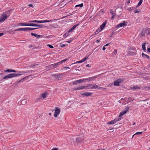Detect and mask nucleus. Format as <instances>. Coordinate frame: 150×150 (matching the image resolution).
Listing matches in <instances>:
<instances>
[{
	"mask_svg": "<svg viewBox=\"0 0 150 150\" xmlns=\"http://www.w3.org/2000/svg\"><path fill=\"white\" fill-rule=\"evenodd\" d=\"M11 10L3 12L0 17V23H2L5 21L10 15Z\"/></svg>",
	"mask_w": 150,
	"mask_h": 150,
	"instance_id": "obj_1",
	"label": "nucleus"
},
{
	"mask_svg": "<svg viewBox=\"0 0 150 150\" xmlns=\"http://www.w3.org/2000/svg\"><path fill=\"white\" fill-rule=\"evenodd\" d=\"M18 72L20 74H11L5 76L3 77V79H8L17 76H21L23 74L27 73L28 72H25L24 71H18Z\"/></svg>",
	"mask_w": 150,
	"mask_h": 150,
	"instance_id": "obj_2",
	"label": "nucleus"
},
{
	"mask_svg": "<svg viewBox=\"0 0 150 150\" xmlns=\"http://www.w3.org/2000/svg\"><path fill=\"white\" fill-rule=\"evenodd\" d=\"M97 88H98L99 89H102L103 88H98V86L95 83H93L91 84H88L86 86H85V88L88 89H96Z\"/></svg>",
	"mask_w": 150,
	"mask_h": 150,
	"instance_id": "obj_3",
	"label": "nucleus"
},
{
	"mask_svg": "<svg viewBox=\"0 0 150 150\" xmlns=\"http://www.w3.org/2000/svg\"><path fill=\"white\" fill-rule=\"evenodd\" d=\"M18 26H38L40 27L41 26L37 24L30 23H19L18 24Z\"/></svg>",
	"mask_w": 150,
	"mask_h": 150,
	"instance_id": "obj_4",
	"label": "nucleus"
},
{
	"mask_svg": "<svg viewBox=\"0 0 150 150\" xmlns=\"http://www.w3.org/2000/svg\"><path fill=\"white\" fill-rule=\"evenodd\" d=\"M54 111L55 112L54 114V117H57V116L59 114L60 112V109L59 108L56 107L55 108Z\"/></svg>",
	"mask_w": 150,
	"mask_h": 150,
	"instance_id": "obj_5",
	"label": "nucleus"
},
{
	"mask_svg": "<svg viewBox=\"0 0 150 150\" xmlns=\"http://www.w3.org/2000/svg\"><path fill=\"white\" fill-rule=\"evenodd\" d=\"M121 120V118H115L114 120H112L108 123L109 125H112L115 123L117 122H118Z\"/></svg>",
	"mask_w": 150,
	"mask_h": 150,
	"instance_id": "obj_6",
	"label": "nucleus"
},
{
	"mask_svg": "<svg viewBox=\"0 0 150 150\" xmlns=\"http://www.w3.org/2000/svg\"><path fill=\"white\" fill-rule=\"evenodd\" d=\"M81 94V95L85 96H91L92 94V93L90 92H86V93H80Z\"/></svg>",
	"mask_w": 150,
	"mask_h": 150,
	"instance_id": "obj_7",
	"label": "nucleus"
},
{
	"mask_svg": "<svg viewBox=\"0 0 150 150\" xmlns=\"http://www.w3.org/2000/svg\"><path fill=\"white\" fill-rule=\"evenodd\" d=\"M60 64L59 63V62H58L52 64L51 65H50L47 66V67H51V66H52L54 68H56Z\"/></svg>",
	"mask_w": 150,
	"mask_h": 150,
	"instance_id": "obj_8",
	"label": "nucleus"
},
{
	"mask_svg": "<svg viewBox=\"0 0 150 150\" xmlns=\"http://www.w3.org/2000/svg\"><path fill=\"white\" fill-rule=\"evenodd\" d=\"M122 80L120 79H118L115 81L114 83V85L115 86H119V83L121 82Z\"/></svg>",
	"mask_w": 150,
	"mask_h": 150,
	"instance_id": "obj_9",
	"label": "nucleus"
},
{
	"mask_svg": "<svg viewBox=\"0 0 150 150\" xmlns=\"http://www.w3.org/2000/svg\"><path fill=\"white\" fill-rule=\"evenodd\" d=\"M126 25V21H124L122 23H120L119 24H118L117 27L118 28H119L120 27H122L125 26Z\"/></svg>",
	"mask_w": 150,
	"mask_h": 150,
	"instance_id": "obj_10",
	"label": "nucleus"
},
{
	"mask_svg": "<svg viewBox=\"0 0 150 150\" xmlns=\"http://www.w3.org/2000/svg\"><path fill=\"white\" fill-rule=\"evenodd\" d=\"M98 77V76L96 75L94 76L87 78L88 81H94L95 79Z\"/></svg>",
	"mask_w": 150,
	"mask_h": 150,
	"instance_id": "obj_11",
	"label": "nucleus"
},
{
	"mask_svg": "<svg viewBox=\"0 0 150 150\" xmlns=\"http://www.w3.org/2000/svg\"><path fill=\"white\" fill-rule=\"evenodd\" d=\"M88 58V57L86 56L85 57L83 58V59L81 60L80 61H78L77 62L75 63V64H77V63H82L83 62H84L85 61L86 59H87Z\"/></svg>",
	"mask_w": 150,
	"mask_h": 150,
	"instance_id": "obj_12",
	"label": "nucleus"
},
{
	"mask_svg": "<svg viewBox=\"0 0 150 150\" xmlns=\"http://www.w3.org/2000/svg\"><path fill=\"white\" fill-rule=\"evenodd\" d=\"M32 76V75H29L28 76H26L25 77L22 78L20 80H19L18 81V83H20L21 82H23L24 81L27 79L28 78V77L29 76Z\"/></svg>",
	"mask_w": 150,
	"mask_h": 150,
	"instance_id": "obj_13",
	"label": "nucleus"
},
{
	"mask_svg": "<svg viewBox=\"0 0 150 150\" xmlns=\"http://www.w3.org/2000/svg\"><path fill=\"white\" fill-rule=\"evenodd\" d=\"M110 13L112 16L111 18V19H113L115 17L116 15L115 12L114 11L111 10L110 11Z\"/></svg>",
	"mask_w": 150,
	"mask_h": 150,
	"instance_id": "obj_14",
	"label": "nucleus"
},
{
	"mask_svg": "<svg viewBox=\"0 0 150 150\" xmlns=\"http://www.w3.org/2000/svg\"><path fill=\"white\" fill-rule=\"evenodd\" d=\"M31 34L32 35L36 37L37 38H42V35H37L35 33H31Z\"/></svg>",
	"mask_w": 150,
	"mask_h": 150,
	"instance_id": "obj_15",
	"label": "nucleus"
},
{
	"mask_svg": "<svg viewBox=\"0 0 150 150\" xmlns=\"http://www.w3.org/2000/svg\"><path fill=\"white\" fill-rule=\"evenodd\" d=\"M84 88H85V86H80L75 88H74V90H79Z\"/></svg>",
	"mask_w": 150,
	"mask_h": 150,
	"instance_id": "obj_16",
	"label": "nucleus"
},
{
	"mask_svg": "<svg viewBox=\"0 0 150 150\" xmlns=\"http://www.w3.org/2000/svg\"><path fill=\"white\" fill-rule=\"evenodd\" d=\"M78 25V24H76V25L73 26L68 31V33H70V32L72 31L73 30H74L77 27V26Z\"/></svg>",
	"mask_w": 150,
	"mask_h": 150,
	"instance_id": "obj_17",
	"label": "nucleus"
},
{
	"mask_svg": "<svg viewBox=\"0 0 150 150\" xmlns=\"http://www.w3.org/2000/svg\"><path fill=\"white\" fill-rule=\"evenodd\" d=\"M62 75V74H52V76H54L56 79H59L60 78V76Z\"/></svg>",
	"mask_w": 150,
	"mask_h": 150,
	"instance_id": "obj_18",
	"label": "nucleus"
},
{
	"mask_svg": "<svg viewBox=\"0 0 150 150\" xmlns=\"http://www.w3.org/2000/svg\"><path fill=\"white\" fill-rule=\"evenodd\" d=\"M38 28H25V31H28L31 30H33L37 29Z\"/></svg>",
	"mask_w": 150,
	"mask_h": 150,
	"instance_id": "obj_19",
	"label": "nucleus"
},
{
	"mask_svg": "<svg viewBox=\"0 0 150 150\" xmlns=\"http://www.w3.org/2000/svg\"><path fill=\"white\" fill-rule=\"evenodd\" d=\"M47 92H44L43 93H42L41 96V97L43 98H45L47 97Z\"/></svg>",
	"mask_w": 150,
	"mask_h": 150,
	"instance_id": "obj_20",
	"label": "nucleus"
},
{
	"mask_svg": "<svg viewBox=\"0 0 150 150\" xmlns=\"http://www.w3.org/2000/svg\"><path fill=\"white\" fill-rule=\"evenodd\" d=\"M128 110H125L122 112H121L119 115V117H120L123 116L126 113Z\"/></svg>",
	"mask_w": 150,
	"mask_h": 150,
	"instance_id": "obj_21",
	"label": "nucleus"
},
{
	"mask_svg": "<svg viewBox=\"0 0 150 150\" xmlns=\"http://www.w3.org/2000/svg\"><path fill=\"white\" fill-rule=\"evenodd\" d=\"M142 55L144 58H147L148 59H149L150 58V57L149 56L144 54V53H142Z\"/></svg>",
	"mask_w": 150,
	"mask_h": 150,
	"instance_id": "obj_22",
	"label": "nucleus"
},
{
	"mask_svg": "<svg viewBox=\"0 0 150 150\" xmlns=\"http://www.w3.org/2000/svg\"><path fill=\"white\" fill-rule=\"evenodd\" d=\"M5 72H16L17 71L14 70L8 69L5 70Z\"/></svg>",
	"mask_w": 150,
	"mask_h": 150,
	"instance_id": "obj_23",
	"label": "nucleus"
},
{
	"mask_svg": "<svg viewBox=\"0 0 150 150\" xmlns=\"http://www.w3.org/2000/svg\"><path fill=\"white\" fill-rule=\"evenodd\" d=\"M69 59V58H68L67 59H63V60H62L61 61L59 62V63L60 64H61L63 62H65L66 61H67Z\"/></svg>",
	"mask_w": 150,
	"mask_h": 150,
	"instance_id": "obj_24",
	"label": "nucleus"
},
{
	"mask_svg": "<svg viewBox=\"0 0 150 150\" xmlns=\"http://www.w3.org/2000/svg\"><path fill=\"white\" fill-rule=\"evenodd\" d=\"M83 138H81L80 137H79L76 138V139L77 142H80L83 140Z\"/></svg>",
	"mask_w": 150,
	"mask_h": 150,
	"instance_id": "obj_25",
	"label": "nucleus"
},
{
	"mask_svg": "<svg viewBox=\"0 0 150 150\" xmlns=\"http://www.w3.org/2000/svg\"><path fill=\"white\" fill-rule=\"evenodd\" d=\"M106 25V23L104 22L102 25H101L100 26V28H101V30H102L104 27Z\"/></svg>",
	"mask_w": 150,
	"mask_h": 150,
	"instance_id": "obj_26",
	"label": "nucleus"
},
{
	"mask_svg": "<svg viewBox=\"0 0 150 150\" xmlns=\"http://www.w3.org/2000/svg\"><path fill=\"white\" fill-rule=\"evenodd\" d=\"M146 44V43H144L142 45V48L144 51L146 50V48L145 47Z\"/></svg>",
	"mask_w": 150,
	"mask_h": 150,
	"instance_id": "obj_27",
	"label": "nucleus"
},
{
	"mask_svg": "<svg viewBox=\"0 0 150 150\" xmlns=\"http://www.w3.org/2000/svg\"><path fill=\"white\" fill-rule=\"evenodd\" d=\"M20 30L25 31V28H19L15 30V31H18Z\"/></svg>",
	"mask_w": 150,
	"mask_h": 150,
	"instance_id": "obj_28",
	"label": "nucleus"
},
{
	"mask_svg": "<svg viewBox=\"0 0 150 150\" xmlns=\"http://www.w3.org/2000/svg\"><path fill=\"white\" fill-rule=\"evenodd\" d=\"M51 26L53 28H56L58 26V25L56 23H54L51 25Z\"/></svg>",
	"mask_w": 150,
	"mask_h": 150,
	"instance_id": "obj_29",
	"label": "nucleus"
},
{
	"mask_svg": "<svg viewBox=\"0 0 150 150\" xmlns=\"http://www.w3.org/2000/svg\"><path fill=\"white\" fill-rule=\"evenodd\" d=\"M135 9L134 7H131L128 8L127 10L129 11H131L132 10H134Z\"/></svg>",
	"mask_w": 150,
	"mask_h": 150,
	"instance_id": "obj_30",
	"label": "nucleus"
},
{
	"mask_svg": "<svg viewBox=\"0 0 150 150\" xmlns=\"http://www.w3.org/2000/svg\"><path fill=\"white\" fill-rule=\"evenodd\" d=\"M131 88L133 89H139L140 88L139 87H138L137 86H134L133 87Z\"/></svg>",
	"mask_w": 150,
	"mask_h": 150,
	"instance_id": "obj_31",
	"label": "nucleus"
},
{
	"mask_svg": "<svg viewBox=\"0 0 150 150\" xmlns=\"http://www.w3.org/2000/svg\"><path fill=\"white\" fill-rule=\"evenodd\" d=\"M143 0H140L138 4V5L136 6V8H137L138 6H140L142 4Z\"/></svg>",
	"mask_w": 150,
	"mask_h": 150,
	"instance_id": "obj_32",
	"label": "nucleus"
},
{
	"mask_svg": "<svg viewBox=\"0 0 150 150\" xmlns=\"http://www.w3.org/2000/svg\"><path fill=\"white\" fill-rule=\"evenodd\" d=\"M83 3H81L79 5H77L75 6V7H82L83 6Z\"/></svg>",
	"mask_w": 150,
	"mask_h": 150,
	"instance_id": "obj_33",
	"label": "nucleus"
},
{
	"mask_svg": "<svg viewBox=\"0 0 150 150\" xmlns=\"http://www.w3.org/2000/svg\"><path fill=\"white\" fill-rule=\"evenodd\" d=\"M134 10V13H137L140 12V10L136 9L135 8Z\"/></svg>",
	"mask_w": 150,
	"mask_h": 150,
	"instance_id": "obj_34",
	"label": "nucleus"
},
{
	"mask_svg": "<svg viewBox=\"0 0 150 150\" xmlns=\"http://www.w3.org/2000/svg\"><path fill=\"white\" fill-rule=\"evenodd\" d=\"M82 79V80L83 83L86 82L88 81L87 78Z\"/></svg>",
	"mask_w": 150,
	"mask_h": 150,
	"instance_id": "obj_35",
	"label": "nucleus"
},
{
	"mask_svg": "<svg viewBox=\"0 0 150 150\" xmlns=\"http://www.w3.org/2000/svg\"><path fill=\"white\" fill-rule=\"evenodd\" d=\"M69 33H68V32L67 33H65L64 35H63V37L65 38L66 37H67L69 35Z\"/></svg>",
	"mask_w": 150,
	"mask_h": 150,
	"instance_id": "obj_36",
	"label": "nucleus"
},
{
	"mask_svg": "<svg viewBox=\"0 0 150 150\" xmlns=\"http://www.w3.org/2000/svg\"><path fill=\"white\" fill-rule=\"evenodd\" d=\"M147 33L149 34H150V28H147L146 30Z\"/></svg>",
	"mask_w": 150,
	"mask_h": 150,
	"instance_id": "obj_37",
	"label": "nucleus"
},
{
	"mask_svg": "<svg viewBox=\"0 0 150 150\" xmlns=\"http://www.w3.org/2000/svg\"><path fill=\"white\" fill-rule=\"evenodd\" d=\"M142 132H137L135 134L133 135V137H134V136L135 135H137L139 134H142Z\"/></svg>",
	"mask_w": 150,
	"mask_h": 150,
	"instance_id": "obj_38",
	"label": "nucleus"
},
{
	"mask_svg": "<svg viewBox=\"0 0 150 150\" xmlns=\"http://www.w3.org/2000/svg\"><path fill=\"white\" fill-rule=\"evenodd\" d=\"M78 80L74 81L73 83V85H77L78 83Z\"/></svg>",
	"mask_w": 150,
	"mask_h": 150,
	"instance_id": "obj_39",
	"label": "nucleus"
},
{
	"mask_svg": "<svg viewBox=\"0 0 150 150\" xmlns=\"http://www.w3.org/2000/svg\"><path fill=\"white\" fill-rule=\"evenodd\" d=\"M30 22H35V23H39V21L37 20H33L30 21Z\"/></svg>",
	"mask_w": 150,
	"mask_h": 150,
	"instance_id": "obj_40",
	"label": "nucleus"
},
{
	"mask_svg": "<svg viewBox=\"0 0 150 150\" xmlns=\"http://www.w3.org/2000/svg\"><path fill=\"white\" fill-rule=\"evenodd\" d=\"M56 20L55 19H53L49 20V22H54L56 21Z\"/></svg>",
	"mask_w": 150,
	"mask_h": 150,
	"instance_id": "obj_41",
	"label": "nucleus"
},
{
	"mask_svg": "<svg viewBox=\"0 0 150 150\" xmlns=\"http://www.w3.org/2000/svg\"><path fill=\"white\" fill-rule=\"evenodd\" d=\"M78 83H83L82 80V79H80L79 80H78Z\"/></svg>",
	"mask_w": 150,
	"mask_h": 150,
	"instance_id": "obj_42",
	"label": "nucleus"
},
{
	"mask_svg": "<svg viewBox=\"0 0 150 150\" xmlns=\"http://www.w3.org/2000/svg\"><path fill=\"white\" fill-rule=\"evenodd\" d=\"M22 104H25L26 103V101H25V100H23L21 101Z\"/></svg>",
	"mask_w": 150,
	"mask_h": 150,
	"instance_id": "obj_43",
	"label": "nucleus"
},
{
	"mask_svg": "<svg viewBox=\"0 0 150 150\" xmlns=\"http://www.w3.org/2000/svg\"><path fill=\"white\" fill-rule=\"evenodd\" d=\"M47 46H48L50 48H54L53 46L52 45H47Z\"/></svg>",
	"mask_w": 150,
	"mask_h": 150,
	"instance_id": "obj_44",
	"label": "nucleus"
},
{
	"mask_svg": "<svg viewBox=\"0 0 150 150\" xmlns=\"http://www.w3.org/2000/svg\"><path fill=\"white\" fill-rule=\"evenodd\" d=\"M39 23H45V20L43 21H39Z\"/></svg>",
	"mask_w": 150,
	"mask_h": 150,
	"instance_id": "obj_45",
	"label": "nucleus"
},
{
	"mask_svg": "<svg viewBox=\"0 0 150 150\" xmlns=\"http://www.w3.org/2000/svg\"><path fill=\"white\" fill-rule=\"evenodd\" d=\"M127 4H129L130 2V0H127Z\"/></svg>",
	"mask_w": 150,
	"mask_h": 150,
	"instance_id": "obj_46",
	"label": "nucleus"
},
{
	"mask_svg": "<svg viewBox=\"0 0 150 150\" xmlns=\"http://www.w3.org/2000/svg\"><path fill=\"white\" fill-rule=\"evenodd\" d=\"M72 40H68L67 41V42L68 43H70L72 41Z\"/></svg>",
	"mask_w": 150,
	"mask_h": 150,
	"instance_id": "obj_47",
	"label": "nucleus"
},
{
	"mask_svg": "<svg viewBox=\"0 0 150 150\" xmlns=\"http://www.w3.org/2000/svg\"><path fill=\"white\" fill-rule=\"evenodd\" d=\"M28 6H29L31 7H33V6L32 4H28Z\"/></svg>",
	"mask_w": 150,
	"mask_h": 150,
	"instance_id": "obj_48",
	"label": "nucleus"
},
{
	"mask_svg": "<svg viewBox=\"0 0 150 150\" xmlns=\"http://www.w3.org/2000/svg\"><path fill=\"white\" fill-rule=\"evenodd\" d=\"M4 35L3 33H0V37Z\"/></svg>",
	"mask_w": 150,
	"mask_h": 150,
	"instance_id": "obj_49",
	"label": "nucleus"
},
{
	"mask_svg": "<svg viewBox=\"0 0 150 150\" xmlns=\"http://www.w3.org/2000/svg\"><path fill=\"white\" fill-rule=\"evenodd\" d=\"M102 49L103 50H105V46L103 47Z\"/></svg>",
	"mask_w": 150,
	"mask_h": 150,
	"instance_id": "obj_50",
	"label": "nucleus"
},
{
	"mask_svg": "<svg viewBox=\"0 0 150 150\" xmlns=\"http://www.w3.org/2000/svg\"><path fill=\"white\" fill-rule=\"evenodd\" d=\"M147 50L149 52H150V48H148L147 49Z\"/></svg>",
	"mask_w": 150,
	"mask_h": 150,
	"instance_id": "obj_51",
	"label": "nucleus"
},
{
	"mask_svg": "<svg viewBox=\"0 0 150 150\" xmlns=\"http://www.w3.org/2000/svg\"><path fill=\"white\" fill-rule=\"evenodd\" d=\"M96 42L97 43H99L100 42V40H96Z\"/></svg>",
	"mask_w": 150,
	"mask_h": 150,
	"instance_id": "obj_52",
	"label": "nucleus"
},
{
	"mask_svg": "<svg viewBox=\"0 0 150 150\" xmlns=\"http://www.w3.org/2000/svg\"><path fill=\"white\" fill-rule=\"evenodd\" d=\"M86 66L87 67H90V65H89V64H87Z\"/></svg>",
	"mask_w": 150,
	"mask_h": 150,
	"instance_id": "obj_53",
	"label": "nucleus"
},
{
	"mask_svg": "<svg viewBox=\"0 0 150 150\" xmlns=\"http://www.w3.org/2000/svg\"><path fill=\"white\" fill-rule=\"evenodd\" d=\"M45 23L49 22V20H45Z\"/></svg>",
	"mask_w": 150,
	"mask_h": 150,
	"instance_id": "obj_54",
	"label": "nucleus"
},
{
	"mask_svg": "<svg viewBox=\"0 0 150 150\" xmlns=\"http://www.w3.org/2000/svg\"><path fill=\"white\" fill-rule=\"evenodd\" d=\"M110 44L109 43H108V44H106L105 45V46H108L109 45V44Z\"/></svg>",
	"mask_w": 150,
	"mask_h": 150,
	"instance_id": "obj_55",
	"label": "nucleus"
},
{
	"mask_svg": "<svg viewBox=\"0 0 150 150\" xmlns=\"http://www.w3.org/2000/svg\"><path fill=\"white\" fill-rule=\"evenodd\" d=\"M65 68H66V69H69L70 68L69 67H64Z\"/></svg>",
	"mask_w": 150,
	"mask_h": 150,
	"instance_id": "obj_56",
	"label": "nucleus"
},
{
	"mask_svg": "<svg viewBox=\"0 0 150 150\" xmlns=\"http://www.w3.org/2000/svg\"><path fill=\"white\" fill-rule=\"evenodd\" d=\"M113 34H114L113 32H112V33H111V36H110V37H111Z\"/></svg>",
	"mask_w": 150,
	"mask_h": 150,
	"instance_id": "obj_57",
	"label": "nucleus"
},
{
	"mask_svg": "<svg viewBox=\"0 0 150 150\" xmlns=\"http://www.w3.org/2000/svg\"><path fill=\"white\" fill-rule=\"evenodd\" d=\"M33 71H28V72H29L30 73H31Z\"/></svg>",
	"mask_w": 150,
	"mask_h": 150,
	"instance_id": "obj_58",
	"label": "nucleus"
},
{
	"mask_svg": "<svg viewBox=\"0 0 150 150\" xmlns=\"http://www.w3.org/2000/svg\"><path fill=\"white\" fill-rule=\"evenodd\" d=\"M64 46H65V45H64H64H62V46H61V47H64Z\"/></svg>",
	"mask_w": 150,
	"mask_h": 150,
	"instance_id": "obj_59",
	"label": "nucleus"
},
{
	"mask_svg": "<svg viewBox=\"0 0 150 150\" xmlns=\"http://www.w3.org/2000/svg\"><path fill=\"white\" fill-rule=\"evenodd\" d=\"M48 114L49 115H51V113H49Z\"/></svg>",
	"mask_w": 150,
	"mask_h": 150,
	"instance_id": "obj_60",
	"label": "nucleus"
},
{
	"mask_svg": "<svg viewBox=\"0 0 150 150\" xmlns=\"http://www.w3.org/2000/svg\"><path fill=\"white\" fill-rule=\"evenodd\" d=\"M136 123L135 122H134L133 123V125H134Z\"/></svg>",
	"mask_w": 150,
	"mask_h": 150,
	"instance_id": "obj_61",
	"label": "nucleus"
},
{
	"mask_svg": "<svg viewBox=\"0 0 150 150\" xmlns=\"http://www.w3.org/2000/svg\"><path fill=\"white\" fill-rule=\"evenodd\" d=\"M35 66V65H34V66H33V65H31V66H30V67H33L34 66Z\"/></svg>",
	"mask_w": 150,
	"mask_h": 150,
	"instance_id": "obj_62",
	"label": "nucleus"
},
{
	"mask_svg": "<svg viewBox=\"0 0 150 150\" xmlns=\"http://www.w3.org/2000/svg\"><path fill=\"white\" fill-rule=\"evenodd\" d=\"M115 52H117V50H115Z\"/></svg>",
	"mask_w": 150,
	"mask_h": 150,
	"instance_id": "obj_63",
	"label": "nucleus"
},
{
	"mask_svg": "<svg viewBox=\"0 0 150 150\" xmlns=\"http://www.w3.org/2000/svg\"><path fill=\"white\" fill-rule=\"evenodd\" d=\"M141 35H142V36H143V35L144 36V34H141Z\"/></svg>",
	"mask_w": 150,
	"mask_h": 150,
	"instance_id": "obj_64",
	"label": "nucleus"
}]
</instances>
